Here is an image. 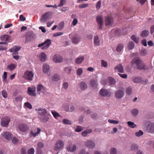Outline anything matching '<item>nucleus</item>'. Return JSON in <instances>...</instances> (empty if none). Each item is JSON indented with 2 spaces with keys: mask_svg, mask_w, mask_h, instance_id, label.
Masks as SVG:
<instances>
[{
  "mask_svg": "<svg viewBox=\"0 0 154 154\" xmlns=\"http://www.w3.org/2000/svg\"><path fill=\"white\" fill-rule=\"evenodd\" d=\"M112 32H114L115 34L116 35H122V31L119 29H116L115 30H113Z\"/></svg>",
  "mask_w": 154,
  "mask_h": 154,
  "instance_id": "nucleus-46",
  "label": "nucleus"
},
{
  "mask_svg": "<svg viewBox=\"0 0 154 154\" xmlns=\"http://www.w3.org/2000/svg\"><path fill=\"white\" fill-rule=\"evenodd\" d=\"M94 45L98 46L100 45V41L99 37L98 36H95L94 38Z\"/></svg>",
  "mask_w": 154,
  "mask_h": 154,
  "instance_id": "nucleus-30",
  "label": "nucleus"
},
{
  "mask_svg": "<svg viewBox=\"0 0 154 154\" xmlns=\"http://www.w3.org/2000/svg\"><path fill=\"white\" fill-rule=\"evenodd\" d=\"M52 17V14L50 12H45L43 14L40 19V21L42 23H46L50 20Z\"/></svg>",
  "mask_w": 154,
  "mask_h": 154,
  "instance_id": "nucleus-2",
  "label": "nucleus"
},
{
  "mask_svg": "<svg viewBox=\"0 0 154 154\" xmlns=\"http://www.w3.org/2000/svg\"><path fill=\"white\" fill-rule=\"evenodd\" d=\"M20 47L16 46L10 49L9 51L13 53V55L17 54H18V51L20 50Z\"/></svg>",
  "mask_w": 154,
  "mask_h": 154,
  "instance_id": "nucleus-19",
  "label": "nucleus"
},
{
  "mask_svg": "<svg viewBox=\"0 0 154 154\" xmlns=\"http://www.w3.org/2000/svg\"><path fill=\"white\" fill-rule=\"evenodd\" d=\"M123 48V45L122 44H119L117 46L116 48L117 51L118 52H120Z\"/></svg>",
  "mask_w": 154,
  "mask_h": 154,
  "instance_id": "nucleus-50",
  "label": "nucleus"
},
{
  "mask_svg": "<svg viewBox=\"0 0 154 154\" xmlns=\"http://www.w3.org/2000/svg\"><path fill=\"white\" fill-rule=\"evenodd\" d=\"M139 148V146L137 144L132 143L131 144V150L132 151H135L137 150Z\"/></svg>",
  "mask_w": 154,
  "mask_h": 154,
  "instance_id": "nucleus-36",
  "label": "nucleus"
},
{
  "mask_svg": "<svg viewBox=\"0 0 154 154\" xmlns=\"http://www.w3.org/2000/svg\"><path fill=\"white\" fill-rule=\"evenodd\" d=\"M101 5V1L100 0L99 1L96 3V7L97 9H99Z\"/></svg>",
  "mask_w": 154,
  "mask_h": 154,
  "instance_id": "nucleus-62",
  "label": "nucleus"
},
{
  "mask_svg": "<svg viewBox=\"0 0 154 154\" xmlns=\"http://www.w3.org/2000/svg\"><path fill=\"white\" fill-rule=\"evenodd\" d=\"M149 34V32L148 30H144L142 32L141 36L142 37H146Z\"/></svg>",
  "mask_w": 154,
  "mask_h": 154,
  "instance_id": "nucleus-45",
  "label": "nucleus"
},
{
  "mask_svg": "<svg viewBox=\"0 0 154 154\" xmlns=\"http://www.w3.org/2000/svg\"><path fill=\"white\" fill-rule=\"evenodd\" d=\"M131 64L132 67L139 70L144 69L145 66L143 61L138 57L134 58L131 62Z\"/></svg>",
  "mask_w": 154,
  "mask_h": 154,
  "instance_id": "nucleus-1",
  "label": "nucleus"
},
{
  "mask_svg": "<svg viewBox=\"0 0 154 154\" xmlns=\"http://www.w3.org/2000/svg\"><path fill=\"white\" fill-rule=\"evenodd\" d=\"M128 29L129 28L128 27H126L123 29L122 31V35H125L127 34V33L128 32Z\"/></svg>",
  "mask_w": 154,
  "mask_h": 154,
  "instance_id": "nucleus-57",
  "label": "nucleus"
},
{
  "mask_svg": "<svg viewBox=\"0 0 154 154\" xmlns=\"http://www.w3.org/2000/svg\"><path fill=\"white\" fill-rule=\"evenodd\" d=\"M41 130L39 128H37V132L36 133L34 132L33 131H31L30 132V137L33 136L34 137H35L37 136L40 132Z\"/></svg>",
  "mask_w": 154,
  "mask_h": 154,
  "instance_id": "nucleus-32",
  "label": "nucleus"
},
{
  "mask_svg": "<svg viewBox=\"0 0 154 154\" xmlns=\"http://www.w3.org/2000/svg\"><path fill=\"white\" fill-rule=\"evenodd\" d=\"M38 118L48 113L46 110L45 108H39L38 109Z\"/></svg>",
  "mask_w": 154,
  "mask_h": 154,
  "instance_id": "nucleus-23",
  "label": "nucleus"
},
{
  "mask_svg": "<svg viewBox=\"0 0 154 154\" xmlns=\"http://www.w3.org/2000/svg\"><path fill=\"white\" fill-rule=\"evenodd\" d=\"M28 93L29 94L33 96H35V88L29 87L28 90Z\"/></svg>",
  "mask_w": 154,
  "mask_h": 154,
  "instance_id": "nucleus-22",
  "label": "nucleus"
},
{
  "mask_svg": "<svg viewBox=\"0 0 154 154\" xmlns=\"http://www.w3.org/2000/svg\"><path fill=\"white\" fill-rule=\"evenodd\" d=\"M43 72L45 73H48L50 69V66L47 63L43 64L42 67Z\"/></svg>",
  "mask_w": 154,
  "mask_h": 154,
  "instance_id": "nucleus-24",
  "label": "nucleus"
},
{
  "mask_svg": "<svg viewBox=\"0 0 154 154\" xmlns=\"http://www.w3.org/2000/svg\"><path fill=\"white\" fill-rule=\"evenodd\" d=\"M146 131L149 133H154V123L150 122L148 124L146 128Z\"/></svg>",
  "mask_w": 154,
  "mask_h": 154,
  "instance_id": "nucleus-13",
  "label": "nucleus"
},
{
  "mask_svg": "<svg viewBox=\"0 0 154 154\" xmlns=\"http://www.w3.org/2000/svg\"><path fill=\"white\" fill-rule=\"evenodd\" d=\"M108 122L110 123L114 124H117L119 123V121H118L111 119H109L108 120Z\"/></svg>",
  "mask_w": 154,
  "mask_h": 154,
  "instance_id": "nucleus-52",
  "label": "nucleus"
},
{
  "mask_svg": "<svg viewBox=\"0 0 154 154\" xmlns=\"http://www.w3.org/2000/svg\"><path fill=\"white\" fill-rule=\"evenodd\" d=\"M110 154H117V151L116 148L114 147L112 148L110 150Z\"/></svg>",
  "mask_w": 154,
  "mask_h": 154,
  "instance_id": "nucleus-55",
  "label": "nucleus"
},
{
  "mask_svg": "<svg viewBox=\"0 0 154 154\" xmlns=\"http://www.w3.org/2000/svg\"><path fill=\"white\" fill-rule=\"evenodd\" d=\"M64 145V143L63 140H59L56 142L54 146V149L56 150L61 149L63 147Z\"/></svg>",
  "mask_w": 154,
  "mask_h": 154,
  "instance_id": "nucleus-6",
  "label": "nucleus"
},
{
  "mask_svg": "<svg viewBox=\"0 0 154 154\" xmlns=\"http://www.w3.org/2000/svg\"><path fill=\"white\" fill-rule=\"evenodd\" d=\"M35 36V35L33 32H29L26 37L25 43H27L30 42L33 39Z\"/></svg>",
  "mask_w": 154,
  "mask_h": 154,
  "instance_id": "nucleus-10",
  "label": "nucleus"
},
{
  "mask_svg": "<svg viewBox=\"0 0 154 154\" xmlns=\"http://www.w3.org/2000/svg\"><path fill=\"white\" fill-rule=\"evenodd\" d=\"M139 111L136 109H134L131 110V115L134 116L135 117L138 114Z\"/></svg>",
  "mask_w": 154,
  "mask_h": 154,
  "instance_id": "nucleus-34",
  "label": "nucleus"
},
{
  "mask_svg": "<svg viewBox=\"0 0 154 154\" xmlns=\"http://www.w3.org/2000/svg\"><path fill=\"white\" fill-rule=\"evenodd\" d=\"M60 79V75L57 74H55L52 77V80L55 82L58 81Z\"/></svg>",
  "mask_w": 154,
  "mask_h": 154,
  "instance_id": "nucleus-39",
  "label": "nucleus"
},
{
  "mask_svg": "<svg viewBox=\"0 0 154 154\" xmlns=\"http://www.w3.org/2000/svg\"><path fill=\"white\" fill-rule=\"evenodd\" d=\"M62 122L63 124L65 125H71L72 123V122L71 121L66 119H63Z\"/></svg>",
  "mask_w": 154,
  "mask_h": 154,
  "instance_id": "nucleus-41",
  "label": "nucleus"
},
{
  "mask_svg": "<svg viewBox=\"0 0 154 154\" xmlns=\"http://www.w3.org/2000/svg\"><path fill=\"white\" fill-rule=\"evenodd\" d=\"M109 82L111 85H114L116 83L115 80L112 77H109L108 78Z\"/></svg>",
  "mask_w": 154,
  "mask_h": 154,
  "instance_id": "nucleus-40",
  "label": "nucleus"
},
{
  "mask_svg": "<svg viewBox=\"0 0 154 154\" xmlns=\"http://www.w3.org/2000/svg\"><path fill=\"white\" fill-rule=\"evenodd\" d=\"M10 121V119L8 117H6L1 119V125L4 127H7Z\"/></svg>",
  "mask_w": 154,
  "mask_h": 154,
  "instance_id": "nucleus-11",
  "label": "nucleus"
},
{
  "mask_svg": "<svg viewBox=\"0 0 154 154\" xmlns=\"http://www.w3.org/2000/svg\"><path fill=\"white\" fill-rule=\"evenodd\" d=\"M72 69L71 67H68L65 68L64 69V71L67 74H69L70 73Z\"/></svg>",
  "mask_w": 154,
  "mask_h": 154,
  "instance_id": "nucleus-44",
  "label": "nucleus"
},
{
  "mask_svg": "<svg viewBox=\"0 0 154 154\" xmlns=\"http://www.w3.org/2000/svg\"><path fill=\"white\" fill-rule=\"evenodd\" d=\"M124 95V91L122 90H117L115 93V96L117 99H121L122 98Z\"/></svg>",
  "mask_w": 154,
  "mask_h": 154,
  "instance_id": "nucleus-16",
  "label": "nucleus"
},
{
  "mask_svg": "<svg viewBox=\"0 0 154 154\" xmlns=\"http://www.w3.org/2000/svg\"><path fill=\"white\" fill-rule=\"evenodd\" d=\"M77 148V146L74 144H71L68 145L66 147L67 150L69 152H73L75 151Z\"/></svg>",
  "mask_w": 154,
  "mask_h": 154,
  "instance_id": "nucleus-20",
  "label": "nucleus"
},
{
  "mask_svg": "<svg viewBox=\"0 0 154 154\" xmlns=\"http://www.w3.org/2000/svg\"><path fill=\"white\" fill-rule=\"evenodd\" d=\"M106 24L107 25L111 26L113 23V19L110 17L107 16L105 18Z\"/></svg>",
  "mask_w": 154,
  "mask_h": 154,
  "instance_id": "nucleus-25",
  "label": "nucleus"
},
{
  "mask_svg": "<svg viewBox=\"0 0 154 154\" xmlns=\"http://www.w3.org/2000/svg\"><path fill=\"white\" fill-rule=\"evenodd\" d=\"M143 134V132L142 130H139L135 133V135L136 137H140Z\"/></svg>",
  "mask_w": 154,
  "mask_h": 154,
  "instance_id": "nucleus-53",
  "label": "nucleus"
},
{
  "mask_svg": "<svg viewBox=\"0 0 154 154\" xmlns=\"http://www.w3.org/2000/svg\"><path fill=\"white\" fill-rule=\"evenodd\" d=\"M84 57L83 56L79 57L75 60V63L78 64L81 63L84 60Z\"/></svg>",
  "mask_w": 154,
  "mask_h": 154,
  "instance_id": "nucleus-33",
  "label": "nucleus"
},
{
  "mask_svg": "<svg viewBox=\"0 0 154 154\" xmlns=\"http://www.w3.org/2000/svg\"><path fill=\"white\" fill-rule=\"evenodd\" d=\"M79 87L82 90H84L88 87L86 83L84 81H82L79 83Z\"/></svg>",
  "mask_w": 154,
  "mask_h": 154,
  "instance_id": "nucleus-26",
  "label": "nucleus"
},
{
  "mask_svg": "<svg viewBox=\"0 0 154 154\" xmlns=\"http://www.w3.org/2000/svg\"><path fill=\"white\" fill-rule=\"evenodd\" d=\"M66 0H60V4L57 6L58 7H60L63 6L66 3Z\"/></svg>",
  "mask_w": 154,
  "mask_h": 154,
  "instance_id": "nucleus-59",
  "label": "nucleus"
},
{
  "mask_svg": "<svg viewBox=\"0 0 154 154\" xmlns=\"http://www.w3.org/2000/svg\"><path fill=\"white\" fill-rule=\"evenodd\" d=\"M84 144L85 146L90 149L94 148L95 146V142L91 140H87L85 142Z\"/></svg>",
  "mask_w": 154,
  "mask_h": 154,
  "instance_id": "nucleus-8",
  "label": "nucleus"
},
{
  "mask_svg": "<svg viewBox=\"0 0 154 154\" xmlns=\"http://www.w3.org/2000/svg\"><path fill=\"white\" fill-rule=\"evenodd\" d=\"M34 74L31 71L26 70L24 72L23 77L28 81L32 80Z\"/></svg>",
  "mask_w": 154,
  "mask_h": 154,
  "instance_id": "nucleus-3",
  "label": "nucleus"
},
{
  "mask_svg": "<svg viewBox=\"0 0 154 154\" xmlns=\"http://www.w3.org/2000/svg\"><path fill=\"white\" fill-rule=\"evenodd\" d=\"M19 141L15 137H13L12 139V142L14 144H17Z\"/></svg>",
  "mask_w": 154,
  "mask_h": 154,
  "instance_id": "nucleus-63",
  "label": "nucleus"
},
{
  "mask_svg": "<svg viewBox=\"0 0 154 154\" xmlns=\"http://www.w3.org/2000/svg\"><path fill=\"white\" fill-rule=\"evenodd\" d=\"M90 84L92 87L95 88L97 85V81L96 80H92L90 81Z\"/></svg>",
  "mask_w": 154,
  "mask_h": 154,
  "instance_id": "nucleus-37",
  "label": "nucleus"
},
{
  "mask_svg": "<svg viewBox=\"0 0 154 154\" xmlns=\"http://www.w3.org/2000/svg\"><path fill=\"white\" fill-rule=\"evenodd\" d=\"M3 137L8 140H10L13 136L12 134L8 132H5L2 134Z\"/></svg>",
  "mask_w": 154,
  "mask_h": 154,
  "instance_id": "nucleus-18",
  "label": "nucleus"
},
{
  "mask_svg": "<svg viewBox=\"0 0 154 154\" xmlns=\"http://www.w3.org/2000/svg\"><path fill=\"white\" fill-rule=\"evenodd\" d=\"M142 81V79L139 77H136L134 78L133 79V82L135 83H138Z\"/></svg>",
  "mask_w": 154,
  "mask_h": 154,
  "instance_id": "nucleus-43",
  "label": "nucleus"
},
{
  "mask_svg": "<svg viewBox=\"0 0 154 154\" xmlns=\"http://www.w3.org/2000/svg\"><path fill=\"white\" fill-rule=\"evenodd\" d=\"M115 69L118 70V71L121 73L124 72V69L123 66L121 64H119L115 67Z\"/></svg>",
  "mask_w": 154,
  "mask_h": 154,
  "instance_id": "nucleus-31",
  "label": "nucleus"
},
{
  "mask_svg": "<svg viewBox=\"0 0 154 154\" xmlns=\"http://www.w3.org/2000/svg\"><path fill=\"white\" fill-rule=\"evenodd\" d=\"M2 95L4 98H6L8 97V94L6 91L4 90H3L2 92Z\"/></svg>",
  "mask_w": 154,
  "mask_h": 154,
  "instance_id": "nucleus-58",
  "label": "nucleus"
},
{
  "mask_svg": "<svg viewBox=\"0 0 154 154\" xmlns=\"http://www.w3.org/2000/svg\"><path fill=\"white\" fill-rule=\"evenodd\" d=\"M81 38L80 36L76 35L73 36L71 38L72 42L75 44L78 43L80 41Z\"/></svg>",
  "mask_w": 154,
  "mask_h": 154,
  "instance_id": "nucleus-21",
  "label": "nucleus"
},
{
  "mask_svg": "<svg viewBox=\"0 0 154 154\" xmlns=\"http://www.w3.org/2000/svg\"><path fill=\"white\" fill-rule=\"evenodd\" d=\"M51 112L54 117L55 119H57V117L60 116V115L58 112L55 111H51Z\"/></svg>",
  "mask_w": 154,
  "mask_h": 154,
  "instance_id": "nucleus-51",
  "label": "nucleus"
},
{
  "mask_svg": "<svg viewBox=\"0 0 154 154\" xmlns=\"http://www.w3.org/2000/svg\"><path fill=\"white\" fill-rule=\"evenodd\" d=\"M96 20L97 23L99 24L98 29H100L102 28L103 23V19L102 17L100 16H98L96 17Z\"/></svg>",
  "mask_w": 154,
  "mask_h": 154,
  "instance_id": "nucleus-14",
  "label": "nucleus"
},
{
  "mask_svg": "<svg viewBox=\"0 0 154 154\" xmlns=\"http://www.w3.org/2000/svg\"><path fill=\"white\" fill-rule=\"evenodd\" d=\"M18 128L22 132H26L29 129V127L27 125L23 123L19 124Z\"/></svg>",
  "mask_w": 154,
  "mask_h": 154,
  "instance_id": "nucleus-12",
  "label": "nucleus"
},
{
  "mask_svg": "<svg viewBox=\"0 0 154 154\" xmlns=\"http://www.w3.org/2000/svg\"><path fill=\"white\" fill-rule=\"evenodd\" d=\"M92 131L91 129H86L82 132L81 135L83 137H86L87 136L88 134H90Z\"/></svg>",
  "mask_w": 154,
  "mask_h": 154,
  "instance_id": "nucleus-28",
  "label": "nucleus"
},
{
  "mask_svg": "<svg viewBox=\"0 0 154 154\" xmlns=\"http://www.w3.org/2000/svg\"><path fill=\"white\" fill-rule=\"evenodd\" d=\"M134 46V44L132 41H130L128 45V48L129 50L133 49Z\"/></svg>",
  "mask_w": 154,
  "mask_h": 154,
  "instance_id": "nucleus-38",
  "label": "nucleus"
},
{
  "mask_svg": "<svg viewBox=\"0 0 154 154\" xmlns=\"http://www.w3.org/2000/svg\"><path fill=\"white\" fill-rule=\"evenodd\" d=\"M127 124L129 127L132 128H134L136 126V125H135L134 122L130 121L128 122Z\"/></svg>",
  "mask_w": 154,
  "mask_h": 154,
  "instance_id": "nucleus-48",
  "label": "nucleus"
},
{
  "mask_svg": "<svg viewBox=\"0 0 154 154\" xmlns=\"http://www.w3.org/2000/svg\"><path fill=\"white\" fill-rule=\"evenodd\" d=\"M131 39L135 42L137 44L139 42V38L137 37L135 35H133L131 37Z\"/></svg>",
  "mask_w": 154,
  "mask_h": 154,
  "instance_id": "nucleus-42",
  "label": "nucleus"
},
{
  "mask_svg": "<svg viewBox=\"0 0 154 154\" xmlns=\"http://www.w3.org/2000/svg\"><path fill=\"white\" fill-rule=\"evenodd\" d=\"M140 54L142 56H145L147 55V51L146 49H143L141 50L140 52Z\"/></svg>",
  "mask_w": 154,
  "mask_h": 154,
  "instance_id": "nucleus-49",
  "label": "nucleus"
},
{
  "mask_svg": "<svg viewBox=\"0 0 154 154\" xmlns=\"http://www.w3.org/2000/svg\"><path fill=\"white\" fill-rule=\"evenodd\" d=\"M83 72L82 69V68H79L77 70L76 74L80 76L82 74Z\"/></svg>",
  "mask_w": 154,
  "mask_h": 154,
  "instance_id": "nucleus-54",
  "label": "nucleus"
},
{
  "mask_svg": "<svg viewBox=\"0 0 154 154\" xmlns=\"http://www.w3.org/2000/svg\"><path fill=\"white\" fill-rule=\"evenodd\" d=\"M51 43V40L48 39L45 42L38 45V47H41L45 45L44 47L42 48V50H46L48 48Z\"/></svg>",
  "mask_w": 154,
  "mask_h": 154,
  "instance_id": "nucleus-4",
  "label": "nucleus"
},
{
  "mask_svg": "<svg viewBox=\"0 0 154 154\" xmlns=\"http://www.w3.org/2000/svg\"><path fill=\"white\" fill-rule=\"evenodd\" d=\"M68 86L69 84L67 82H64L63 83V87L64 89H66L68 87Z\"/></svg>",
  "mask_w": 154,
  "mask_h": 154,
  "instance_id": "nucleus-61",
  "label": "nucleus"
},
{
  "mask_svg": "<svg viewBox=\"0 0 154 154\" xmlns=\"http://www.w3.org/2000/svg\"><path fill=\"white\" fill-rule=\"evenodd\" d=\"M99 94L102 97H109L111 95L110 92L105 88H102L99 92Z\"/></svg>",
  "mask_w": 154,
  "mask_h": 154,
  "instance_id": "nucleus-9",
  "label": "nucleus"
},
{
  "mask_svg": "<svg viewBox=\"0 0 154 154\" xmlns=\"http://www.w3.org/2000/svg\"><path fill=\"white\" fill-rule=\"evenodd\" d=\"M35 151L34 148H31L29 149L28 151V154H34Z\"/></svg>",
  "mask_w": 154,
  "mask_h": 154,
  "instance_id": "nucleus-64",
  "label": "nucleus"
},
{
  "mask_svg": "<svg viewBox=\"0 0 154 154\" xmlns=\"http://www.w3.org/2000/svg\"><path fill=\"white\" fill-rule=\"evenodd\" d=\"M49 116L50 115L48 113H47L38 118L43 123H45L49 120Z\"/></svg>",
  "mask_w": 154,
  "mask_h": 154,
  "instance_id": "nucleus-15",
  "label": "nucleus"
},
{
  "mask_svg": "<svg viewBox=\"0 0 154 154\" xmlns=\"http://www.w3.org/2000/svg\"><path fill=\"white\" fill-rule=\"evenodd\" d=\"M47 59L46 55L45 53L42 52L40 56V60L42 62L45 61Z\"/></svg>",
  "mask_w": 154,
  "mask_h": 154,
  "instance_id": "nucleus-35",
  "label": "nucleus"
},
{
  "mask_svg": "<svg viewBox=\"0 0 154 154\" xmlns=\"http://www.w3.org/2000/svg\"><path fill=\"white\" fill-rule=\"evenodd\" d=\"M63 60V58L60 55H55L54 56L53 60L55 63H60L62 62Z\"/></svg>",
  "mask_w": 154,
  "mask_h": 154,
  "instance_id": "nucleus-17",
  "label": "nucleus"
},
{
  "mask_svg": "<svg viewBox=\"0 0 154 154\" xmlns=\"http://www.w3.org/2000/svg\"><path fill=\"white\" fill-rule=\"evenodd\" d=\"M83 129V127L80 126H77L75 128V131L77 132H79L81 131Z\"/></svg>",
  "mask_w": 154,
  "mask_h": 154,
  "instance_id": "nucleus-47",
  "label": "nucleus"
},
{
  "mask_svg": "<svg viewBox=\"0 0 154 154\" xmlns=\"http://www.w3.org/2000/svg\"><path fill=\"white\" fill-rule=\"evenodd\" d=\"M65 110L66 112H73L75 110V108L73 105H70L69 107L68 105L65 106Z\"/></svg>",
  "mask_w": 154,
  "mask_h": 154,
  "instance_id": "nucleus-27",
  "label": "nucleus"
},
{
  "mask_svg": "<svg viewBox=\"0 0 154 154\" xmlns=\"http://www.w3.org/2000/svg\"><path fill=\"white\" fill-rule=\"evenodd\" d=\"M126 93L128 95H130L132 93L131 88L130 87L127 88L126 90Z\"/></svg>",
  "mask_w": 154,
  "mask_h": 154,
  "instance_id": "nucleus-56",
  "label": "nucleus"
},
{
  "mask_svg": "<svg viewBox=\"0 0 154 154\" xmlns=\"http://www.w3.org/2000/svg\"><path fill=\"white\" fill-rule=\"evenodd\" d=\"M63 34V32H58L54 34L53 36L54 37H57L58 36H61Z\"/></svg>",
  "mask_w": 154,
  "mask_h": 154,
  "instance_id": "nucleus-60",
  "label": "nucleus"
},
{
  "mask_svg": "<svg viewBox=\"0 0 154 154\" xmlns=\"http://www.w3.org/2000/svg\"><path fill=\"white\" fill-rule=\"evenodd\" d=\"M46 88L41 84H39L37 87V92L39 94H43L46 92Z\"/></svg>",
  "mask_w": 154,
  "mask_h": 154,
  "instance_id": "nucleus-5",
  "label": "nucleus"
},
{
  "mask_svg": "<svg viewBox=\"0 0 154 154\" xmlns=\"http://www.w3.org/2000/svg\"><path fill=\"white\" fill-rule=\"evenodd\" d=\"M10 37V35H8L5 34L1 35L0 38L1 40L4 42H0V44H3L7 45L8 43L7 42L9 41Z\"/></svg>",
  "mask_w": 154,
  "mask_h": 154,
  "instance_id": "nucleus-7",
  "label": "nucleus"
},
{
  "mask_svg": "<svg viewBox=\"0 0 154 154\" xmlns=\"http://www.w3.org/2000/svg\"><path fill=\"white\" fill-rule=\"evenodd\" d=\"M17 65L13 63L8 65L7 66V69L10 71L14 70L16 67Z\"/></svg>",
  "mask_w": 154,
  "mask_h": 154,
  "instance_id": "nucleus-29",
  "label": "nucleus"
}]
</instances>
